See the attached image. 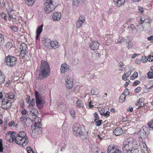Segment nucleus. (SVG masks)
<instances>
[{"instance_id": "e2e57ef3", "label": "nucleus", "mask_w": 153, "mask_h": 153, "mask_svg": "<svg viewBox=\"0 0 153 153\" xmlns=\"http://www.w3.org/2000/svg\"><path fill=\"white\" fill-rule=\"evenodd\" d=\"M140 83V82L139 80H136L135 82H134L133 84V86H135L139 84Z\"/></svg>"}, {"instance_id": "e433bc0d", "label": "nucleus", "mask_w": 153, "mask_h": 153, "mask_svg": "<svg viewBox=\"0 0 153 153\" xmlns=\"http://www.w3.org/2000/svg\"><path fill=\"white\" fill-rule=\"evenodd\" d=\"M79 3H81V0H73V4L74 5L77 6Z\"/></svg>"}, {"instance_id": "0eeeda50", "label": "nucleus", "mask_w": 153, "mask_h": 153, "mask_svg": "<svg viewBox=\"0 0 153 153\" xmlns=\"http://www.w3.org/2000/svg\"><path fill=\"white\" fill-rule=\"evenodd\" d=\"M44 10L45 13L48 14L51 12L55 8L53 4L52 0H46L44 5Z\"/></svg>"}, {"instance_id": "f8f14e48", "label": "nucleus", "mask_w": 153, "mask_h": 153, "mask_svg": "<svg viewBox=\"0 0 153 153\" xmlns=\"http://www.w3.org/2000/svg\"><path fill=\"white\" fill-rule=\"evenodd\" d=\"M100 44L98 41L95 40L92 41L90 44V48L92 50H97L98 49Z\"/></svg>"}, {"instance_id": "5701e85b", "label": "nucleus", "mask_w": 153, "mask_h": 153, "mask_svg": "<svg viewBox=\"0 0 153 153\" xmlns=\"http://www.w3.org/2000/svg\"><path fill=\"white\" fill-rule=\"evenodd\" d=\"M5 78V76L2 74L1 71H0V84L4 82Z\"/></svg>"}, {"instance_id": "ea45409f", "label": "nucleus", "mask_w": 153, "mask_h": 153, "mask_svg": "<svg viewBox=\"0 0 153 153\" xmlns=\"http://www.w3.org/2000/svg\"><path fill=\"white\" fill-rule=\"evenodd\" d=\"M14 95L12 92L8 93V97L9 98L11 99H13L14 97Z\"/></svg>"}, {"instance_id": "412c9836", "label": "nucleus", "mask_w": 153, "mask_h": 153, "mask_svg": "<svg viewBox=\"0 0 153 153\" xmlns=\"http://www.w3.org/2000/svg\"><path fill=\"white\" fill-rule=\"evenodd\" d=\"M26 117H27L26 118L25 116H23L21 117L20 118V121L22 122H24L25 124H27V123H28L27 122L28 121L31 120V118H30V117H29L27 115Z\"/></svg>"}, {"instance_id": "4468645a", "label": "nucleus", "mask_w": 153, "mask_h": 153, "mask_svg": "<svg viewBox=\"0 0 153 153\" xmlns=\"http://www.w3.org/2000/svg\"><path fill=\"white\" fill-rule=\"evenodd\" d=\"M141 150L142 153H149V151L146 144L144 142L139 143Z\"/></svg>"}, {"instance_id": "7c9ffc66", "label": "nucleus", "mask_w": 153, "mask_h": 153, "mask_svg": "<svg viewBox=\"0 0 153 153\" xmlns=\"http://www.w3.org/2000/svg\"><path fill=\"white\" fill-rule=\"evenodd\" d=\"M84 22L78 20L76 23V26L77 28L80 27L82 25V24Z\"/></svg>"}, {"instance_id": "603ef678", "label": "nucleus", "mask_w": 153, "mask_h": 153, "mask_svg": "<svg viewBox=\"0 0 153 153\" xmlns=\"http://www.w3.org/2000/svg\"><path fill=\"white\" fill-rule=\"evenodd\" d=\"M123 94L126 97V96L129 95L130 93L128 91V90L126 89L124 90Z\"/></svg>"}, {"instance_id": "dca6fc26", "label": "nucleus", "mask_w": 153, "mask_h": 153, "mask_svg": "<svg viewBox=\"0 0 153 153\" xmlns=\"http://www.w3.org/2000/svg\"><path fill=\"white\" fill-rule=\"evenodd\" d=\"M61 17V13H60L56 12L53 14L52 17L54 21L59 20Z\"/></svg>"}, {"instance_id": "0e129e2a", "label": "nucleus", "mask_w": 153, "mask_h": 153, "mask_svg": "<svg viewBox=\"0 0 153 153\" xmlns=\"http://www.w3.org/2000/svg\"><path fill=\"white\" fill-rule=\"evenodd\" d=\"M144 99L143 98H141L139 99L138 100V102L139 103H141L142 102H144Z\"/></svg>"}, {"instance_id": "cd10ccee", "label": "nucleus", "mask_w": 153, "mask_h": 153, "mask_svg": "<svg viewBox=\"0 0 153 153\" xmlns=\"http://www.w3.org/2000/svg\"><path fill=\"white\" fill-rule=\"evenodd\" d=\"M4 37L3 35L0 33V46L2 45L4 43Z\"/></svg>"}, {"instance_id": "1a4fd4ad", "label": "nucleus", "mask_w": 153, "mask_h": 153, "mask_svg": "<svg viewBox=\"0 0 153 153\" xmlns=\"http://www.w3.org/2000/svg\"><path fill=\"white\" fill-rule=\"evenodd\" d=\"M27 46L25 43L23 42L20 45L19 49L20 51V55L22 59H24L25 55L27 53Z\"/></svg>"}, {"instance_id": "6ab92c4d", "label": "nucleus", "mask_w": 153, "mask_h": 153, "mask_svg": "<svg viewBox=\"0 0 153 153\" xmlns=\"http://www.w3.org/2000/svg\"><path fill=\"white\" fill-rule=\"evenodd\" d=\"M51 42V40L48 38H45L44 40H42V43L44 46L48 48L50 47Z\"/></svg>"}, {"instance_id": "f257e3e1", "label": "nucleus", "mask_w": 153, "mask_h": 153, "mask_svg": "<svg viewBox=\"0 0 153 153\" xmlns=\"http://www.w3.org/2000/svg\"><path fill=\"white\" fill-rule=\"evenodd\" d=\"M5 138L11 142L14 141L17 144L22 147L26 146L29 142V140L26 133L22 131L18 133L14 131H10L7 134Z\"/></svg>"}, {"instance_id": "58836bf2", "label": "nucleus", "mask_w": 153, "mask_h": 153, "mask_svg": "<svg viewBox=\"0 0 153 153\" xmlns=\"http://www.w3.org/2000/svg\"><path fill=\"white\" fill-rule=\"evenodd\" d=\"M76 106L79 108H80L82 106L81 101L79 100H77L76 102Z\"/></svg>"}, {"instance_id": "4d7b16f0", "label": "nucleus", "mask_w": 153, "mask_h": 153, "mask_svg": "<svg viewBox=\"0 0 153 153\" xmlns=\"http://www.w3.org/2000/svg\"><path fill=\"white\" fill-rule=\"evenodd\" d=\"M147 59L148 61L149 62H152L153 60V56H151L150 55H149Z\"/></svg>"}, {"instance_id": "b1692460", "label": "nucleus", "mask_w": 153, "mask_h": 153, "mask_svg": "<svg viewBox=\"0 0 153 153\" xmlns=\"http://www.w3.org/2000/svg\"><path fill=\"white\" fill-rule=\"evenodd\" d=\"M26 4L29 6H33L35 0H25Z\"/></svg>"}, {"instance_id": "2f4dec72", "label": "nucleus", "mask_w": 153, "mask_h": 153, "mask_svg": "<svg viewBox=\"0 0 153 153\" xmlns=\"http://www.w3.org/2000/svg\"><path fill=\"white\" fill-rule=\"evenodd\" d=\"M66 146V145L64 143H61L60 145H59V146H60V151H62L63 149H64Z\"/></svg>"}, {"instance_id": "473e14b6", "label": "nucleus", "mask_w": 153, "mask_h": 153, "mask_svg": "<svg viewBox=\"0 0 153 153\" xmlns=\"http://www.w3.org/2000/svg\"><path fill=\"white\" fill-rule=\"evenodd\" d=\"M12 44L10 42H8L5 45V47L7 49H9L12 47Z\"/></svg>"}, {"instance_id": "f03ea898", "label": "nucleus", "mask_w": 153, "mask_h": 153, "mask_svg": "<svg viewBox=\"0 0 153 153\" xmlns=\"http://www.w3.org/2000/svg\"><path fill=\"white\" fill-rule=\"evenodd\" d=\"M38 113V111L35 108H33L30 112H27V115L29 117L35 116L33 120L35 121L33 126L32 127L31 131L30 132L32 137L35 138L37 137L38 135L41 134L42 131V124L41 122V119L36 116Z\"/></svg>"}, {"instance_id": "864d4df0", "label": "nucleus", "mask_w": 153, "mask_h": 153, "mask_svg": "<svg viewBox=\"0 0 153 153\" xmlns=\"http://www.w3.org/2000/svg\"><path fill=\"white\" fill-rule=\"evenodd\" d=\"M142 61L143 62L146 63L148 61V59H147V58H146V56H142Z\"/></svg>"}, {"instance_id": "20e7f679", "label": "nucleus", "mask_w": 153, "mask_h": 153, "mask_svg": "<svg viewBox=\"0 0 153 153\" xmlns=\"http://www.w3.org/2000/svg\"><path fill=\"white\" fill-rule=\"evenodd\" d=\"M50 72V66L48 63L45 60H42L39 73V78H46L49 75Z\"/></svg>"}, {"instance_id": "4c0bfd02", "label": "nucleus", "mask_w": 153, "mask_h": 153, "mask_svg": "<svg viewBox=\"0 0 153 153\" xmlns=\"http://www.w3.org/2000/svg\"><path fill=\"white\" fill-rule=\"evenodd\" d=\"M123 63L122 62H120L118 65V67H120V68L119 70L120 71H123Z\"/></svg>"}, {"instance_id": "79ce46f5", "label": "nucleus", "mask_w": 153, "mask_h": 153, "mask_svg": "<svg viewBox=\"0 0 153 153\" xmlns=\"http://www.w3.org/2000/svg\"><path fill=\"white\" fill-rule=\"evenodd\" d=\"M131 42L130 40L129 39L128 37H127V38L126 39H124V40L123 42V43L124 44L126 45L127 44H129Z\"/></svg>"}, {"instance_id": "4be33fe9", "label": "nucleus", "mask_w": 153, "mask_h": 153, "mask_svg": "<svg viewBox=\"0 0 153 153\" xmlns=\"http://www.w3.org/2000/svg\"><path fill=\"white\" fill-rule=\"evenodd\" d=\"M43 25H41L39 26L38 27L36 31V33L40 34L42 31V28Z\"/></svg>"}, {"instance_id": "393cba45", "label": "nucleus", "mask_w": 153, "mask_h": 153, "mask_svg": "<svg viewBox=\"0 0 153 153\" xmlns=\"http://www.w3.org/2000/svg\"><path fill=\"white\" fill-rule=\"evenodd\" d=\"M100 54L98 51L94 52L92 55L93 58L95 59H98L99 58Z\"/></svg>"}, {"instance_id": "69168bd1", "label": "nucleus", "mask_w": 153, "mask_h": 153, "mask_svg": "<svg viewBox=\"0 0 153 153\" xmlns=\"http://www.w3.org/2000/svg\"><path fill=\"white\" fill-rule=\"evenodd\" d=\"M11 81L10 80H8V81H7L6 82V83L5 85L6 87H8L9 85H10V84L11 83Z\"/></svg>"}, {"instance_id": "49530a36", "label": "nucleus", "mask_w": 153, "mask_h": 153, "mask_svg": "<svg viewBox=\"0 0 153 153\" xmlns=\"http://www.w3.org/2000/svg\"><path fill=\"white\" fill-rule=\"evenodd\" d=\"M78 20H79L82 22H84L85 21V18L83 15H81L79 17Z\"/></svg>"}, {"instance_id": "aec40b11", "label": "nucleus", "mask_w": 153, "mask_h": 153, "mask_svg": "<svg viewBox=\"0 0 153 153\" xmlns=\"http://www.w3.org/2000/svg\"><path fill=\"white\" fill-rule=\"evenodd\" d=\"M123 130L120 127H117L113 131L114 133L116 136H118L122 134L123 133Z\"/></svg>"}, {"instance_id": "37998d69", "label": "nucleus", "mask_w": 153, "mask_h": 153, "mask_svg": "<svg viewBox=\"0 0 153 153\" xmlns=\"http://www.w3.org/2000/svg\"><path fill=\"white\" fill-rule=\"evenodd\" d=\"M126 97V96L122 94L120 96L119 99L122 100V102H124L125 100Z\"/></svg>"}, {"instance_id": "ddd939ff", "label": "nucleus", "mask_w": 153, "mask_h": 153, "mask_svg": "<svg viewBox=\"0 0 153 153\" xmlns=\"http://www.w3.org/2000/svg\"><path fill=\"white\" fill-rule=\"evenodd\" d=\"M65 85L68 89L71 88L73 86V79L70 77L67 76L65 79Z\"/></svg>"}, {"instance_id": "a19ab883", "label": "nucleus", "mask_w": 153, "mask_h": 153, "mask_svg": "<svg viewBox=\"0 0 153 153\" xmlns=\"http://www.w3.org/2000/svg\"><path fill=\"white\" fill-rule=\"evenodd\" d=\"M124 38L122 37H120L117 39V43H123Z\"/></svg>"}, {"instance_id": "a18cd8bd", "label": "nucleus", "mask_w": 153, "mask_h": 153, "mask_svg": "<svg viewBox=\"0 0 153 153\" xmlns=\"http://www.w3.org/2000/svg\"><path fill=\"white\" fill-rule=\"evenodd\" d=\"M148 76L149 78L152 79L153 78V71H149L148 73Z\"/></svg>"}, {"instance_id": "13d9d810", "label": "nucleus", "mask_w": 153, "mask_h": 153, "mask_svg": "<svg viewBox=\"0 0 153 153\" xmlns=\"http://www.w3.org/2000/svg\"><path fill=\"white\" fill-rule=\"evenodd\" d=\"M138 8L139 12L141 13H143L144 11L143 8L140 6H138Z\"/></svg>"}, {"instance_id": "052dcab7", "label": "nucleus", "mask_w": 153, "mask_h": 153, "mask_svg": "<svg viewBox=\"0 0 153 153\" xmlns=\"http://www.w3.org/2000/svg\"><path fill=\"white\" fill-rule=\"evenodd\" d=\"M21 112L22 113V114L23 115H25L27 114V112L26 110L25 109H24L22 110V111H21Z\"/></svg>"}, {"instance_id": "de8ad7c7", "label": "nucleus", "mask_w": 153, "mask_h": 153, "mask_svg": "<svg viewBox=\"0 0 153 153\" xmlns=\"http://www.w3.org/2000/svg\"><path fill=\"white\" fill-rule=\"evenodd\" d=\"M102 122V120H99L95 122V125L97 126H99L101 124V123Z\"/></svg>"}, {"instance_id": "9d476101", "label": "nucleus", "mask_w": 153, "mask_h": 153, "mask_svg": "<svg viewBox=\"0 0 153 153\" xmlns=\"http://www.w3.org/2000/svg\"><path fill=\"white\" fill-rule=\"evenodd\" d=\"M138 135L140 136V137H139L140 143H141V142H144L143 139L147 137L148 133L146 131L144 128H142L140 130L138 133Z\"/></svg>"}, {"instance_id": "c756f323", "label": "nucleus", "mask_w": 153, "mask_h": 153, "mask_svg": "<svg viewBox=\"0 0 153 153\" xmlns=\"http://www.w3.org/2000/svg\"><path fill=\"white\" fill-rule=\"evenodd\" d=\"M65 106L63 105L60 104L58 107V111H63V110L65 108Z\"/></svg>"}, {"instance_id": "8fccbe9b", "label": "nucleus", "mask_w": 153, "mask_h": 153, "mask_svg": "<svg viewBox=\"0 0 153 153\" xmlns=\"http://www.w3.org/2000/svg\"><path fill=\"white\" fill-rule=\"evenodd\" d=\"M91 93L92 95H97L98 94V92L95 91L94 89H92L91 91Z\"/></svg>"}, {"instance_id": "5fc2aeb1", "label": "nucleus", "mask_w": 153, "mask_h": 153, "mask_svg": "<svg viewBox=\"0 0 153 153\" xmlns=\"http://www.w3.org/2000/svg\"><path fill=\"white\" fill-rule=\"evenodd\" d=\"M110 114V112L109 111H107L105 113L103 112L102 113V116H105L106 117V116H109Z\"/></svg>"}, {"instance_id": "c9c22d12", "label": "nucleus", "mask_w": 153, "mask_h": 153, "mask_svg": "<svg viewBox=\"0 0 153 153\" xmlns=\"http://www.w3.org/2000/svg\"><path fill=\"white\" fill-rule=\"evenodd\" d=\"M133 150L131 149V150L132 151V153H138V145L137 144V147H134L132 149Z\"/></svg>"}, {"instance_id": "72a5a7b5", "label": "nucleus", "mask_w": 153, "mask_h": 153, "mask_svg": "<svg viewBox=\"0 0 153 153\" xmlns=\"http://www.w3.org/2000/svg\"><path fill=\"white\" fill-rule=\"evenodd\" d=\"M8 100L7 99H3L2 101V105H1V108L3 109L6 105V103L7 102Z\"/></svg>"}, {"instance_id": "3c124183", "label": "nucleus", "mask_w": 153, "mask_h": 153, "mask_svg": "<svg viewBox=\"0 0 153 153\" xmlns=\"http://www.w3.org/2000/svg\"><path fill=\"white\" fill-rule=\"evenodd\" d=\"M94 116L95 117L94 119V121L95 122L97 120H98L99 119V117L98 116V114L97 112H95L94 114Z\"/></svg>"}, {"instance_id": "423d86ee", "label": "nucleus", "mask_w": 153, "mask_h": 153, "mask_svg": "<svg viewBox=\"0 0 153 153\" xmlns=\"http://www.w3.org/2000/svg\"><path fill=\"white\" fill-rule=\"evenodd\" d=\"M34 94L36 100V106L38 108L41 109L44 106L45 102L38 91H35Z\"/></svg>"}, {"instance_id": "6e6d98bb", "label": "nucleus", "mask_w": 153, "mask_h": 153, "mask_svg": "<svg viewBox=\"0 0 153 153\" xmlns=\"http://www.w3.org/2000/svg\"><path fill=\"white\" fill-rule=\"evenodd\" d=\"M141 90V88L140 87H138L134 90V92L135 93H137Z\"/></svg>"}, {"instance_id": "7ed1b4c3", "label": "nucleus", "mask_w": 153, "mask_h": 153, "mask_svg": "<svg viewBox=\"0 0 153 153\" xmlns=\"http://www.w3.org/2000/svg\"><path fill=\"white\" fill-rule=\"evenodd\" d=\"M137 143L133 138L130 137L126 139L123 142V150L124 153H132L131 150L134 147H137Z\"/></svg>"}, {"instance_id": "f704fd0d", "label": "nucleus", "mask_w": 153, "mask_h": 153, "mask_svg": "<svg viewBox=\"0 0 153 153\" xmlns=\"http://www.w3.org/2000/svg\"><path fill=\"white\" fill-rule=\"evenodd\" d=\"M69 112L70 114L73 117H75V112L74 110L73 109H70L69 110Z\"/></svg>"}, {"instance_id": "9b49d317", "label": "nucleus", "mask_w": 153, "mask_h": 153, "mask_svg": "<svg viewBox=\"0 0 153 153\" xmlns=\"http://www.w3.org/2000/svg\"><path fill=\"white\" fill-rule=\"evenodd\" d=\"M108 153H122V152L114 145H109L107 150Z\"/></svg>"}, {"instance_id": "a211bd4d", "label": "nucleus", "mask_w": 153, "mask_h": 153, "mask_svg": "<svg viewBox=\"0 0 153 153\" xmlns=\"http://www.w3.org/2000/svg\"><path fill=\"white\" fill-rule=\"evenodd\" d=\"M69 69L66 64H63L62 65L60 70L61 73H65Z\"/></svg>"}, {"instance_id": "bf43d9fd", "label": "nucleus", "mask_w": 153, "mask_h": 153, "mask_svg": "<svg viewBox=\"0 0 153 153\" xmlns=\"http://www.w3.org/2000/svg\"><path fill=\"white\" fill-rule=\"evenodd\" d=\"M15 122L13 120L11 121L8 124V125L10 127H11L12 126H14V123Z\"/></svg>"}, {"instance_id": "2eb2a0df", "label": "nucleus", "mask_w": 153, "mask_h": 153, "mask_svg": "<svg viewBox=\"0 0 153 153\" xmlns=\"http://www.w3.org/2000/svg\"><path fill=\"white\" fill-rule=\"evenodd\" d=\"M59 47L58 42L56 40L51 41L50 47L49 48L50 49H55L58 48Z\"/></svg>"}, {"instance_id": "774afa93", "label": "nucleus", "mask_w": 153, "mask_h": 153, "mask_svg": "<svg viewBox=\"0 0 153 153\" xmlns=\"http://www.w3.org/2000/svg\"><path fill=\"white\" fill-rule=\"evenodd\" d=\"M1 16L2 18L4 19V20L5 19V17L6 16V14L5 13H1Z\"/></svg>"}, {"instance_id": "a878e982", "label": "nucleus", "mask_w": 153, "mask_h": 153, "mask_svg": "<svg viewBox=\"0 0 153 153\" xmlns=\"http://www.w3.org/2000/svg\"><path fill=\"white\" fill-rule=\"evenodd\" d=\"M130 75V73L128 74L127 72L124 73L122 76V79L123 80H127V77Z\"/></svg>"}, {"instance_id": "c03bdc74", "label": "nucleus", "mask_w": 153, "mask_h": 153, "mask_svg": "<svg viewBox=\"0 0 153 153\" xmlns=\"http://www.w3.org/2000/svg\"><path fill=\"white\" fill-rule=\"evenodd\" d=\"M2 140L0 139V152H2L3 150V147Z\"/></svg>"}, {"instance_id": "39448f33", "label": "nucleus", "mask_w": 153, "mask_h": 153, "mask_svg": "<svg viewBox=\"0 0 153 153\" xmlns=\"http://www.w3.org/2000/svg\"><path fill=\"white\" fill-rule=\"evenodd\" d=\"M73 130L74 134L76 136L80 138L83 140L88 138V132H84L82 127L79 124L74 125Z\"/></svg>"}, {"instance_id": "680f3d73", "label": "nucleus", "mask_w": 153, "mask_h": 153, "mask_svg": "<svg viewBox=\"0 0 153 153\" xmlns=\"http://www.w3.org/2000/svg\"><path fill=\"white\" fill-rule=\"evenodd\" d=\"M11 29L14 32H16L18 30V28L16 26H14L12 27Z\"/></svg>"}, {"instance_id": "bb28decb", "label": "nucleus", "mask_w": 153, "mask_h": 153, "mask_svg": "<svg viewBox=\"0 0 153 153\" xmlns=\"http://www.w3.org/2000/svg\"><path fill=\"white\" fill-rule=\"evenodd\" d=\"M11 102L10 100H8L7 102L6 103L5 106L4 107L3 109H7L10 107L11 106Z\"/></svg>"}, {"instance_id": "f3484780", "label": "nucleus", "mask_w": 153, "mask_h": 153, "mask_svg": "<svg viewBox=\"0 0 153 153\" xmlns=\"http://www.w3.org/2000/svg\"><path fill=\"white\" fill-rule=\"evenodd\" d=\"M114 4L118 7H120L123 5L125 0H113Z\"/></svg>"}, {"instance_id": "6e6552de", "label": "nucleus", "mask_w": 153, "mask_h": 153, "mask_svg": "<svg viewBox=\"0 0 153 153\" xmlns=\"http://www.w3.org/2000/svg\"><path fill=\"white\" fill-rule=\"evenodd\" d=\"M6 64L9 67L14 66L17 61V58L13 56L8 55L5 58Z\"/></svg>"}, {"instance_id": "338daca9", "label": "nucleus", "mask_w": 153, "mask_h": 153, "mask_svg": "<svg viewBox=\"0 0 153 153\" xmlns=\"http://www.w3.org/2000/svg\"><path fill=\"white\" fill-rule=\"evenodd\" d=\"M7 12L11 13V12L13 11V10L11 8L8 7L7 8Z\"/></svg>"}, {"instance_id": "c85d7f7f", "label": "nucleus", "mask_w": 153, "mask_h": 153, "mask_svg": "<svg viewBox=\"0 0 153 153\" xmlns=\"http://www.w3.org/2000/svg\"><path fill=\"white\" fill-rule=\"evenodd\" d=\"M29 105L28 106V108H30V107H33L35 105V100L34 98H33L31 99V101H30V102L29 103Z\"/></svg>"}, {"instance_id": "09e8293b", "label": "nucleus", "mask_w": 153, "mask_h": 153, "mask_svg": "<svg viewBox=\"0 0 153 153\" xmlns=\"http://www.w3.org/2000/svg\"><path fill=\"white\" fill-rule=\"evenodd\" d=\"M145 20V16H143L140 18V20L139 21V23L141 24H142Z\"/></svg>"}]
</instances>
